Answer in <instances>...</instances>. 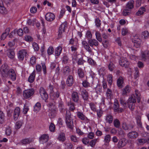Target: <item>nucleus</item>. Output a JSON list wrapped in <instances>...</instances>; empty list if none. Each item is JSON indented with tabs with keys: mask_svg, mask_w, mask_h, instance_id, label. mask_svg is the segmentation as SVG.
Segmentation results:
<instances>
[{
	"mask_svg": "<svg viewBox=\"0 0 149 149\" xmlns=\"http://www.w3.org/2000/svg\"><path fill=\"white\" fill-rule=\"evenodd\" d=\"M123 78L122 77H120L118 79L117 82V86L120 88L122 87V84L123 83Z\"/></svg>",
	"mask_w": 149,
	"mask_h": 149,
	"instance_id": "20",
	"label": "nucleus"
},
{
	"mask_svg": "<svg viewBox=\"0 0 149 149\" xmlns=\"http://www.w3.org/2000/svg\"><path fill=\"white\" fill-rule=\"evenodd\" d=\"M36 22V19H29L27 22V24L29 25L34 26Z\"/></svg>",
	"mask_w": 149,
	"mask_h": 149,
	"instance_id": "41",
	"label": "nucleus"
},
{
	"mask_svg": "<svg viewBox=\"0 0 149 149\" xmlns=\"http://www.w3.org/2000/svg\"><path fill=\"white\" fill-rule=\"evenodd\" d=\"M126 144L124 139H120L119 140L118 144V147L119 148L123 147L126 145Z\"/></svg>",
	"mask_w": 149,
	"mask_h": 149,
	"instance_id": "27",
	"label": "nucleus"
},
{
	"mask_svg": "<svg viewBox=\"0 0 149 149\" xmlns=\"http://www.w3.org/2000/svg\"><path fill=\"white\" fill-rule=\"evenodd\" d=\"M89 104L91 109L93 111H96V106L95 104L93 102H91Z\"/></svg>",
	"mask_w": 149,
	"mask_h": 149,
	"instance_id": "49",
	"label": "nucleus"
},
{
	"mask_svg": "<svg viewBox=\"0 0 149 149\" xmlns=\"http://www.w3.org/2000/svg\"><path fill=\"white\" fill-rule=\"evenodd\" d=\"M7 55L11 59H13L15 57V53L12 50H9L7 51Z\"/></svg>",
	"mask_w": 149,
	"mask_h": 149,
	"instance_id": "34",
	"label": "nucleus"
},
{
	"mask_svg": "<svg viewBox=\"0 0 149 149\" xmlns=\"http://www.w3.org/2000/svg\"><path fill=\"white\" fill-rule=\"evenodd\" d=\"M59 95L60 93L59 92L57 91L56 93H54L53 92L51 93V98L53 100L56 99L59 97Z\"/></svg>",
	"mask_w": 149,
	"mask_h": 149,
	"instance_id": "29",
	"label": "nucleus"
},
{
	"mask_svg": "<svg viewBox=\"0 0 149 149\" xmlns=\"http://www.w3.org/2000/svg\"><path fill=\"white\" fill-rule=\"evenodd\" d=\"M6 10L3 5L0 6V13L4 14L6 13Z\"/></svg>",
	"mask_w": 149,
	"mask_h": 149,
	"instance_id": "57",
	"label": "nucleus"
},
{
	"mask_svg": "<svg viewBox=\"0 0 149 149\" xmlns=\"http://www.w3.org/2000/svg\"><path fill=\"white\" fill-rule=\"evenodd\" d=\"M95 35L96 38L97 40L99 42H101L102 41V36L100 33L98 31H96Z\"/></svg>",
	"mask_w": 149,
	"mask_h": 149,
	"instance_id": "35",
	"label": "nucleus"
},
{
	"mask_svg": "<svg viewBox=\"0 0 149 149\" xmlns=\"http://www.w3.org/2000/svg\"><path fill=\"white\" fill-rule=\"evenodd\" d=\"M136 101L135 96H132L129 97L128 100L127 104L129 108L132 110L134 108L135 103Z\"/></svg>",
	"mask_w": 149,
	"mask_h": 149,
	"instance_id": "3",
	"label": "nucleus"
},
{
	"mask_svg": "<svg viewBox=\"0 0 149 149\" xmlns=\"http://www.w3.org/2000/svg\"><path fill=\"white\" fill-rule=\"evenodd\" d=\"M8 76L6 77H9L13 81H14L16 79V75L14 70L13 69H10L8 72L7 73Z\"/></svg>",
	"mask_w": 149,
	"mask_h": 149,
	"instance_id": "9",
	"label": "nucleus"
},
{
	"mask_svg": "<svg viewBox=\"0 0 149 149\" xmlns=\"http://www.w3.org/2000/svg\"><path fill=\"white\" fill-rule=\"evenodd\" d=\"M95 91L97 93H101L102 92V86L100 85H97L95 88Z\"/></svg>",
	"mask_w": 149,
	"mask_h": 149,
	"instance_id": "53",
	"label": "nucleus"
},
{
	"mask_svg": "<svg viewBox=\"0 0 149 149\" xmlns=\"http://www.w3.org/2000/svg\"><path fill=\"white\" fill-rule=\"evenodd\" d=\"M131 10L125 8L123 11V14L124 16H126L130 14Z\"/></svg>",
	"mask_w": 149,
	"mask_h": 149,
	"instance_id": "47",
	"label": "nucleus"
},
{
	"mask_svg": "<svg viewBox=\"0 0 149 149\" xmlns=\"http://www.w3.org/2000/svg\"><path fill=\"white\" fill-rule=\"evenodd\" d=\"M141 36L143 39H148L149 37V33L147 31H144L142 32Z\"/></svg>",
	"mask_w": 149,
	"mask_h": 149,
	"instance_id": "22",
	"label": "nucleus"
},
{
	"mask_svg": "<svg viewBox=\"0 0 149 149\" xmlns=\"http://www.w3.org/2000/svg\"><path fill=\"white\" fill-rule=\"evenodd\" d=\"M77 117L81 120L85 121L87 122H88V119L82 112L78 111L77 113Z\"/></svg>",
	"mask_w": 149,
	"mask_h": 149,
	"instance_id": "14",
	"label": "nucleus"
},
{
	"mask_svg": "<svg viewBox=\"0 0 149 149\" xmlns=\"http://www.w3.org/2000/svg\"><path fill=\"white\" fill-rule=\"evenodd\" d=\"M78 48V46L76 43L75 45H72L70 47L71 51L74 53L76 52Z\"/></svg>",
	"mask_w": 149,
	"mask_h": 149,
	"instance_id": "46",
	"label": "nucleus"
},
{
	"mask_svg": "<svg viewBox=\"0 0 149 149\" xmlns=\"http://www.w3.org/2000/svg\"><path fill=\"white\" fill-rule=\"evenodd\" d=\"M36 75V72L34 70L29 77L28 80V82L31 83H33L35 80Z\"/></svg>",
	"mask_w": 149,
	"mask_h": 149,
	"instance_id": "16",
	"label": "nucleus"
},
{
	"mask_svg": "<svg viewBox=\"0 0 149 149\" xmlns=\"http://www.w3.org/2000/svg\"><path fill=\"white\" fill-rule=\"evenodd\" d=\"M146 9L144 7H141L138 11L136 13V15L137 16H140L144 14L146 12Z\"/></svg>",
	"mask_w": 149,
	"mask_h": 149,
	"instance_id": "30",
	"label": "nucleus"
},
{
	"mask_svg": "<svg viewBox=\"0 0 149 149\" xmlns=\"http://www.w3.org/2000/svg\"><path fill=\"white\" fill-rule=\"evenodd\" d=\"M112 77L113 76L111 74H109L108 76L107 80L110 86L111 85L112 83Z\"/></svg>",
	"mask_w": 149,
	"mask_h": 149,
	"instance_id": "54",
	"label": "nucleus"
},
{
	"mask_svg": "<svg viewBox=\"0 0 149 149\" xmlns=\"http://www.w3.org/2000/svg\"><path fill=\"white\" fill-rule=\"evenodd\" d=\"M49 139V136L47 134L42 135L39 138V142L42 144H44L47 142Z\"/></svg>",
	"mask_w": 149,
	"mask_h": 149,
	"instance_id": "12",
	"label": "nucleus"
},
{
	"mask_svg": "<svg viewBox=\"0 0 149 149\" xmlns=\"http://www.w3.org/2000/svg\"><path fill=\"white\" fill-rule=\"evenodd\" d=\"M74 82L73 77L71 75H69L67 79V84L68 86H70L72 85Z\"/></svg>",
	"mask_w": 149,
	"mask_h": 149,
	"instance_id": "21",
	"label": "nucleus"
},
{
	"mask_svg": "<svg viewBox=\"0 0 149 149\" xmlns=\"http://www.w3.org/2000/svg\"><path fill=\"white\" fill-rule=\"evenodd\" d=\"M62 62L64 64H66L69 62V58L66 55H64L62 59Z\"/></svg>",
	"mask_w": 149,
	"mask_h": 149,
	"instance_id": "55",
	"label": "nucleus"
},
{
	"mask_svg": "<svg viewBox=\"0 0 149 149\" xmlns=\"http://www.w3.org/2000/svg\"><path fill=\"white\" fill-rule=\"evenodd\" d=\"M65 123L67 127L72 130L73 128V120L72 119L71 116L70 112L67 111L65 116Z\"/></svg>",
	"mask_w": 149,
	"mask_h": 149,
	"instance_id": "1",
	"label": "nucleus"
},
{
	"mask_svg": "<svg viewBox=\"0 0 149 149\" xmlns=\"http://www.w3.org/2000/svg\"><path fill=\"white\" fill-rule=\"evenodd\" d=\"M106 122L109 124L111 123L113 121V116L110 114H107L105 117Z\"/></svg>",
	"mask_w": 149,
	"mask_h": 149,
	"instance_id": "24",
	"label": "nucleus"
},
{
	"mask_svg": "<svg viewBox=\"0 0 149 149\" xmlns=\"http://www.w3.org/2000/svg\"><path fill=\"white\" fill-rule=\"evenodd\" d=\"M128 30L126 28H123L122 29V34L123 36H125L128 33Z\"/></svg>",
	"mask_w": 149,
	"mask_h": 149,
	"instance_id": "63",
	"label": "nucleus"
},
{
	"mask_svg": "<svg viewBox=\"0 0 149 149\" xmlns=\"http://www.w3.org/2000/svg\"><path fill=\"white\" fill-rule=\"evenodd\" d=\"M41 107V104L39 102H37L34 106L33 110L34 111H38L40 109Z\"/></svg>",
	"mask_w": 149,
	"mask_h": 149,
	"instance_id": "39",
	"label": "nucleus"
},
{
	"mask_svg": "<svg viewBox=\"0 0 149 149\" xmlns=\"http://www.w3.org/2000/svg\"><path fill=\"white\" fill-rule=\"evenodd\" d=\"M136 119L138 126L139 127H142L141 116L139 115L137 116L136 117Z\"/></svg>",
	"mask_w": 149,
	"mask_h": 149,
	"instance_id": "36",
	"label": "nucleus"
},
{
	"mask_svg": "<svg viewBox=\"0 0 149 149\" xmlns=\"http://www.w3.org/2000/svg\"><path fill=\"white\" fill-rule=\"evenodd\" d=\"M57 139L60 141L64 142L66 140L65 134L64 133L59 134L57 138Z\"/></svg>",
	"mask_w": 149,
	"mask_h": 149,
	"instance_id": "26",
	"label": "nucleus"
},
{
	"mask_svg": "<svg viewBox=\"0 0 149 149\" xmlns=\"http://www.w3.org/2000/svg\"><path fill=\"white\" fill-rule=\"evenodd\" d=\"M119 64L123 67L126 68L129 66V62L128 61L127 59L123 57H121L120 58L119 62Z\"/></svg>",
	"mask_w": 149,
	"mask_h": 149,
	"instance_id": "7",
	"label": "nucleus"
},
{
	"mask_svg": "<svg viewBox=\"0 0 149 149\" xmlns=\"http://www.w3.org/2000/svg\"><path fill=\"white\" fill-rule=\"evenodd\" d=\"M20 109L17 107L15 109L14 113V118L15 120H17L20 114Z\"/></svg>",
	"mask_w": 149,
	"mask_h": 149,
	"instance_id": "18",
	"label": "nucleus"
},
{
	"mask_svg": "<svg viewBox=\"0 0 149 149\" xmlns=\"http://www.w3.org/2000/svg\"><path fill=\"white\" fill-rule=\"evenodd\" d=\"M81 95L84 100H87L88 97V94L86 90H83L81 92Z\"/></svg>",
	"mask_w": 149,
	"mask_h": 149,
	"instance_id": "33",
	"label": "nucleus"
},
{
	"mask_svg": "<svg viewBox=\"0 0 149 149\" xmlns=\"http://www.w3.org/2000/svg\"><path fill=\"white\" fill-rule=\"evenodd\" d=\"M127 136L130 139H134L137 138L138 136V134L135 131H132L129 132L127 134Z\"/></svg>",
	"mask_w": 149,
	"mask_h": 149,
	"instance_id": "13",
	"label": "nucleus"
},
{
	"mask_svg": "<svg viewBox=\"0 0 149 149\" xmlns=\"http://www.w3.org/2000/svg\"><path fill=\"white\" fill-rule=\"evenodd\" d=\"M70 110L73 111L75 109L74 107V104L73 103H71L69 104Z\"/></svg>",
	"mask_w": 149,
	"mask_h": 149,
	"instance_id": "61",
	"label": "nucleus"
},
{
	"mask_svg": "<svg viewBox=\"0 0 149 149\" xmlns=\"http://www.w3.org/2000/svg\"><path fill=\"white\" fill-rule=\"evenodd\" d=\"M32 141L31 139L27 138L22 139L21 141V143L23 145H26L31 143Z\"/></svg>",
	"mask_w": 149,
	"mask_h": 149,
	"instance_id": "38",
	"label": "nucleus"
},
{
	"mask_svg": "<svg viewBox=\"0 0 149 149\" xmlns=\"http://www.w3.org/2000/svg\"><path fill=\"white\" fill-rule=\"evenodd\" d=\"M111 139L110 135L109 134L106 135L104 137V141L105 143H108L110 141Z\"/></svg>",
	"mask_w": 149,
	"mask_h": 149,
	"instance_id": "59",
	"label": "nucleus"
},
{
	"mask_svg": "<svg viewBox=\"0 0 149 149\" xmlns=\"http://www.w3.org/2000/svg\"><path fill=\"white\" fill-rule=\"evenodd\" d=\"M34 93V90L33 88L25 90L23 92V97L25 99H28L32 96Z\"/></svg>",
	"mask_w": 149,
	"mask_h": 149,
	"instance_id": "5",
	"label": "nucleus"
},
{
	"mask_svg": "<svg viewBox=\"0 0 149 149\" xmlns=\"http://www.w3.org/2000/svg\"><path fill=\"white\" fill-rule=\"evenodd\" d=\"M10 30L9 29H6V32L3 33L1 36V40H4L6 38L7 36L9 33Z\"/></svg>",
	"mask_w": 149,
	"mask_h": 149,
	"instance_id": "44",
	"label": "nucleus"
},
{
	"mask_svg": "<svg viewBox=\"0 0 149 149\" xmlns=\"http://www.w3.org/2000/svg\"><path fill=\"white\" fill-rule=\"evenodd\" d=\"M107 97L108 99H110L112 97V92L111 90L108 88L106 93Z\"/></svg>",
	"mask_w": 149,
	"mask_h": 149,
	"instance_id": "40",
	"label": "nucleus"
},
{
	"mask_svg": "<svg viewBox=\"0 0 149 149\" xmlns=\"http://www.w3.org/2000/svg\"><path fill=\"white\" fill-rule=\"evenodd\" d=\"M63 71L65 75L67 76L70 74L71 70L68 66H67L63 68Z\"/></svg>",
	"mask_w": 149,
	"mask_h": 149,
	"instance_id": "25",
	"label": "nucleus"
},
{
	"mask_svg": "<svg viewBox=\"0 0 149 149\" xmlns=\"http://www.w3.org/2000/svg\"><path fill=\"white\" fill-rule=\"evenodd\" d=\"M134 1L133 0L128 2L126 4V8L130 10L134 8Z\"/></svg>",
	"mask_w": 149,
	"mask_h": 149,
	"instance_id": "28",
	"label": "nucleus"
},
{
	"mask_svg": "<svg viewBox=\"0 0 149 149\" xmlns=\"http://www.w3.org/2000/svg\"><path fill=\"white\" fill-rule=\"evenodd\" d=\"M72 100L75 102H78L79 100V96L78 93L76 91L72 92L71 95Z\"/></svg>",
	"mask_w": 149,
	"mask_h": 149,
	"instance_id": "17",
	"label": "nucleus"
},
{
	"mask_svg": "<svg viewBox=\"0 0 149 149\" xmlns=\"http://www.w3.org/2000/svg\"><path fill=\"white\" fill-rule=\"evenodd\" d=\"M134 95L136 96L138 103L140 102L141 99L140 97L141 94L140 92L137 90H135L134 91Z\"/></svg>",
	"mask_w": 149,
	"mask_h": 149,
	"instance_id": "32",
	"label": "nucleus"
},
{
	"mask_svg": "<svg viewBox=\"0 0 149 149\" xmlns=\"http://www.w3.org/2000/svg\"><path fill=\"white\" fill-rule=\"evenodd\" d=\"M88 43L91 47L93 46L97 47L99 44V42L97 40L94 39H89L88 40Z\"/></svg>",
	"mask_w": 149,
	"mask_h": 149,
	"instance_id": "15",
	"label": "nucleus"
},
{
	"mask_svg": "<svg viewBox=\"0 0 149 149\" xmlns=\"http://www.w3.org/2000/svg\"><path fill=\"white\" fill-rule=\"evenodd\" d=\"M45 19L48 22L53 21L55 19V16L52 13L49 12L46 14L45 16Z\"/></svg>",
	"mask_w": 149,
	"mask_h": 149,
	"instance_id": "10",
	"label": "nucleus"
},
{
	"mask_svg": "<svg viewBox=\"0 0 149 149\" xmlns=\"http://www.w3.org/2000/svg\"><path fill=\"white\" fill-rule=\"evenodd\" d=\"M122 127L125 130H131L134 127L132 125H127L125 123H123Z\"/></svg>",
	"mask_w": 149,
	"mask_h": 149,
	"instance_id": "23",
	"label": "nucleus"
},
{
	"mask_svg": "<svg viewBox=\"0 0 149 149\" xmlns=\"http://www.w3.org/2000/svg\"><path fill=\"white\" fill-rule=\"evenodd\" d=\"M62 49V47L61 46H58L56 47L55 50V53L56 56H59L61 52Z\"/></svg>",
	"mask_w": 149,
	"mask_h": 149,
	"instance_id": "31",
	"label": "nucleus"
},
{
	"mask_svg": "<svg viewBox=\"0 0 149 149\" xmlns=\"http://www.w3.org/2000/svg\"><path fill=\"white\" fill-rule=\"evenodd\" d=\"M22 125V123L20 121L17 122L15 124V128L17 130L19 129Z\"/></svg>",
	"mask_w": 149,
	"mask_h": 149,
	"instance_id": "60",
	"label": "nucleus"
},
{
	"mask_svg": "<svg viewBox=\"0 0 149 149\" xmlns=\"http://www.w3.org/2000/svg\"><path fill=\"white\" fill-rule=\"evenodd\" d=\"M27 54V51L25 49H22L19 51L18 53V57L19 60L22 61L24 60V56H25Z\"/></svg>",
	"mask_w": 149,
	"mask_h": 149,
	"instance_id": "8",
	"label": "nucleus"
},
{
	"mask_svg": "<svg viewBox=\"0 0 149 149\" xmlns=\"http://www.w3.org/2000/svg\"><path fill=\"white\" fill-rule=\"evenodd\" d=\"M47 53L49 55L52 54L54 52V48L52 47H49L47 49Z\"/></svg>",
	"mask_w": 149,
	"mask_h": 149,
	"instance_id": "62",
	"label": "nucleus"
},
{
	"mask_svg": "<svg viewBox=\"0 0 149 149\" xmlns=\"http://www.w3.org/2000/svg\"><path fill=\"white\" fill-rule=\"evenodd\" d=\"M95 25L97 27L100 28V27L101 25V21L98 18H96L95 19Z\"/></svg>",
	"mask_w": 149,
	"mask_h": 149,
	"instance_id": "51",
	"label": "nucleus"
},
{
	"mask_svg": "<svg viewBox=\"0 0 149 149\" xmlns=\"http://www.w3.org/2000/svg\"><path fill=\"white\" fill-rule=\"evenodd\" d=\"M64 144L68 149H72L73 148V145L69 141H66Z\"/></svg>",
	"mask_w": 149,
	"mask_h": 149,
	"instance_id": "45",
	"label": "nucleus"
},
{
	"mask_svg": "<svg viewBox=\"0 0 149 149\" xmlns=\"http://www.w3.org/2000/svg\"><path fill=\"white\" fill-rule=\"evenodd\" d=\"M141 46V43L137 40L134 41V47L136 48H138L140 47Z\"/></svg>",
	"mask_w": 149,
	"mask_h": 149,
	"instance_id": "58",
	"label": "nucleus"
},
{
	"mask_svg": "<svg viewBox=\"0 0 149 149\" xmlns=\"http://www.w3.org/2000/svg\"><path fill=\"white\" fill-rule=\"evenodd\" d=\"M92 35L91 32L90 31H87L86 34V37L88 39H91L92 38Z\"/></svg>",
	"mask_w": 149,
	"mask_h": 149,
	"instance_id": "64",
	"label": "nucleus"
},
{
	"mask_svg": "<svg viewBox=\"0 0 149 149\" xmlns=\"http://www.w3.org/2000/svg\"><path fill=\"white\" fill-rule=\"evenodd\" d=\"M82 44L85 49L90 53L92 52V51L89 44L86 41L82 40Z\"/></svg>",
	"mask_w": 149,
	"mask_h": 149,
	"instance_id": "11",
	"label": "nucleus"
},
{
	"mask_svg": "<svg viewBox=\"0 0 149 149\" xmlns=\"http://www.w3.org/2000/svg\"><path fill=\"white\" fill-rule=\"evenodd\" d=\"M113 108L115 111L119 110V104L117 100L115 99L114 102Z\"/></svg>",
	"mask_w": 149,
	"mask_h": 149,
	"instance_id": "37",
	"label": "nucleus"
},
{
	"mask_svg": "<svg viewBox=\"0 0 149 149\" xmlns=\"http://www.w3.org/2000/svg\"><path fill=\"white\" fill-rule=\"evenodd\" d=\"M40 93L42 100H44L46 102H47V100L48 98V96L44 88L42 87L40 88Z\"/></svg>",
	"mask_w": 149,
	"mask_h": 149,
	"instance_id": "6",
	"label": "nucleus"
},
{
	"mask_svg": "<svg viewBox=\"0 0 149 149\" xmlns=\"http://www.w3.org/2000/svg\"><path fill=\"white\" fill-rule=\"evenodd\" d=\"M67 24L66 23L64 22L62 23L60 25L58 31H60L65 32V28L67 27Z\"/></svg>",
	"mask_w": 149,
	"mask_h": 149,
	"instance_id": "43",
	"label": "nucleus"
},
{
	"mask_svg": "<svg viewBox=\"0 0 149 149\" xmlns=\"http://www.w3.org/2000/svg\"><path fill=\"white\" fill-rule=\"evenodd\" d=\"M130 87L128 85H127L122 90V94L123 95H125L130 93Z\"/></svg>",
	"mask_w": 149,
	"mask_h": 149,
	"instance_id": "19",
	"label": "nucleus"
},
{
	"mask_svg": "<svg viewBox=\"0 0 149 149\" xmlns=\"http://www.w3.org/2000/svg\"><path fill=\"white\" fill-rule=\"evenodd\" d=\"M12 133V131L10 128L9 127H7L6 130L5 134L7 136H9Z\"/></svg>",
	"mask_w": 149,
	"mask_h": 149,
	"instance_id": "56",
	"label": "nucleus"
},
{
	"mask_svg": "<svg viewBox=\"0 0 149 149\" xmlns=\"http://www.w3.org/2000/svg\"><path fill=\"white\" fill-rule=\"evenodd\" d=\"M77 73L79 77L81 78H82L84 76V74L82 71V69L81 68H79L78 70Z\"/></svg>",
	"mask_w": 149,
	"mask_h": 149,
	"instance_id": "42",
	"label": "nucleus"
},
{
	"mask_svg": "<svg viewBox=\"0 0 149 149\" xmlns=\"http://www.w3.org/2000/svg\"><path fill=\"white\" fill-rule=\"evenodd\" d=\"M10 69L6 64H3L1 68V73L2 76L3 77H7L8 75L7 73Z\"/></svg>",
	"mask_w": 149,
	"mask_h": 149,
	"instance_id": "4",
	"label": "nucleus"
},
{
	"mask_svg": "<svg viewBox=\"0 0 149 149\" xmlns=\"http://www.w3.org/2000/svg\"><path fill=\"white\" fill-rule=\"evenodd\" d=\"M5 116L3 113L0 111V123H3L4 121Z\"/></svg>",
	"mask_w": 149,
	"mask_h": 149,
	"instance_id": "52",
	"label": "nucleus"
},
{
	"mask_svg": "<svg viewBox=\"0 0 149 149\" xmlns=\"http://www.w3.org/2000/svg\"><path fill=\"white\" fill-rule=\"evenodd\" d=\"M113 124L114 126L116 128H119L120 125V123L118 119H116L113 121Z\"/></svg>",
	"mask_w": 149,
	"mask_h": 149,
	"instance_id": "50",
	"label": "nucleus"
},
{
	"mask_svg": "<svg viewBox=\"0 0 149 149\" xmlns=\"http://www.w3.org/2000/svg\"><path fill=\"white\" fill-rule=\"evenodd\" d=\"M49 116L51 118L54 117L56 114V109L52 104H49Z\"/></svg>",
	"mask_w": 149,
	"mask_h": 149,
	"instance_id": "2",
	"label": "nucleus"
},
{
	"mask_svg": "<svg viewBox=\"0 0 149 149\" xmlns=\"http://www.w3.org/2000/svg\"><path fill=\"white\" fill-rule=\"evenodd\" d=\"M115 67V65L113 63L110 62L108 65V68L109 70L111 71H112L114 69Z\"/></svg>",
	"mask_w": 149,
	"mask_h": 149,
	"instance_id": "48",
	"label": "nucleus"
}]
</instances>
